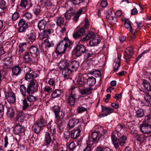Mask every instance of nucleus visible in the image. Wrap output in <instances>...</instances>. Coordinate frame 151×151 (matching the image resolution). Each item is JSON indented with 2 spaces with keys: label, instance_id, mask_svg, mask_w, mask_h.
<instances>
[{
  "label": "nucleus",
  "instance_id": "a19ab883",
  "mask_svg": "<svg viewBox=\"0 0 151 151\" xmlns=\"http://www.w3.org/2000/svg\"><path fill=\"white\" fill-rule=\"evenodd\" d=\"M137 140L140 143H142L145 139L144 135L141 134H137L136 136Z\"/></svg>",
  "mask_w": 151,
  "mask_h": 151
},
{
  "label": "nucleus",
  "instance_id": "a878e982",
  "mask_svg": "<svg viewBox=\"0 0 151 151\" xmlns=\"http://www.w3.org/2000/svg\"><path fill=\"white\" fill-rule=\"evenodd\" d=\"M92 90V88L89 87L83 89L79 88L78 91L81 94L85 95V94H89L91 93Z\"/></svg>",
  "mask_w": 151,
  "mask_h": 151
},
{
  "label": "nucleus",
  "instance_id": "f03ea898",
  "mask_svg": "<svg viewBox=\"0 0 151 151\" xmlns=\"http://www.w3.org/2000/svg\"><path fill=\"white\" fill-rule=\"evenodd\" d=\"M72 44L67 37H65L57 45L55 50L56 53L58 55L64 54L67 47Z\"/></svg>",
  "mask_w": 151,
  "mask_h": 151
},
{
  "label": "nucleus",
  "instance_id": "69168bd1",
  "mask_svg": "<svg viewBox=\"0 0 151 151\" xmlns=\"http://www.w3.org/2000/svg\"><path fill=\"white\" fill-rule=\"evenodd\" d=\"M114 15V16L116 17L117 18L119 17L122 14V12L121 11H117L115 13L114 12L113 14Z\"/></svg>",
  "mask_w": 151,
  "mask_h": 151
},
{
  "label": "nucleus",
  "instance_id": "72a5a7b5",
  "mask_svg": "<svg viewBox=\"0 0 151 151\" xmlns=\"http://www.w3.org/2000/svg\"><path fill=\"white\" fill-rule=\"evenodd\" d=\"M26 97H25L26 99L29 102H32L35 101L37 100V98L30 94H28Z\"/></svg>",
  "mask_w": 151,
  "mask_h": 151
},
{
  "label": "nucleus",
  "instance_id": "7ed1b4c3",
  "mask_svg": "<svg viewBox=\"0 0 151 151\" xmlns=\"http://www.w3.org/2000/svg\"><path fill=\"white\" fill-rule=\"evenodd\" d=\"M151 120L150 121L146 120L145 117L144 120L139 127L140 131L143 133L148 134L151 132Z\"/></svg>",
  "mask_w": 151,
  "mask_h": 151
},
{
  "label": "nucleus",
  "instance_id": "c9c22d12",
  "mask_svg": "<svg viewBox=\"0 0 151 151\" xmlns=\"http://www.w3.org/2000/svg\"><path fill=\"white\" fill-rule=\"evenodd\" d=\"M142 84L144 86L145 88L148 91H151V87L150 83L146 80H144L142 83Z\"/></svg>",
  "mask_w": 151,
  "mask_h": 151
},
{
  "label": "nucleus",
  "instance_id": "4c0bfd02",
  "mask_svg": "<svg viewBox=\"0 0 151 151\" xmlns=\"http://www.w3.org/2000/svg\"><path fill=\"white\" fill-rule=\"evenodd\" d=\"M116 133H115L114 132H112L111 135V139L114 147L115 146H116L117 143V140H118V139H117V137L116 136Z\"/></svg>",
  "mask_w": 151,
  "mask_h": 151
},
{
  "label": "nucleus",
  "instance_id": "603ef678",
  "mask_svg": "<svg viewBox=\"0 0 151 151\" xmlns=\"http://www.w3.org/2000/svg\"><path fill=\"white\" fill-rule=\"evenodd\" d=\"M75 120L74 119H70L68 122V125L70 129L72 128L75 126Z\"/></svg>",
  "mask_w": 151,
  "mask_h": 151
},
{
  "label": "nucleus",
  "instance_id": "bf43d9fd",
  "mask_svg": "<svg viewBox=\"0 0 151 151\" xmlns=\"http://www.w3.org/2000/svg\"><path fill=\"white\" fill-rule=\"evenodd\" d=\"M4 109V107L3 105L0 104V118H1L3 116Z\"/></svg>",
  "mask_w": 151,
  "mask_h": 151
},
{
  "label": "nucleus",
  "instance_id": "49530a36",
  "mask_svg": "<svg viewBox=\"0 0 151 151\" xmlns=\"http://www.w3.org/2000/svg\"><path fill=\"white\" fill-rule=\"evenodd\" d=\"M7 3L5 0H0V9L4 10L7 7Z\"/></svg>",
  "mask_w": 151,
  "mask_h": 151
},
{
  "label": "nucleus",
  "instance_id": "4be33fe9",
  "mask_svg": "<svg viewBox=\"0 0 151 151\" xmlns=\"http://www.w3.org/2000/svg\"><path fill=\"white\" fill-rule=\"evenodd\" d=\"M64 78L66 79L69 78L70 76L72 75V71L71 70H70L68 68L64 69L62 70Z\"/></svg>",
  "mask_w": 151,
  "mask_h": 151
},
{
  "label": "nucleus",
  "instance_id": "6e6552de",
  "mask_svg": "<svg viewBox=\"0 0 151 151\" xmlns=\"http://www.w3.org/2000/svg\"><path fill=\"white\" fill-rule=\"evenodd\" d=\"M75 12V7L73 8V7L70 8L69 9L67 10L66 12L64 14L65 19L69 20L71 18V16L74 15L73 19L74 20L76 21Z\"/></svg>",
  "mask_w": 151,
  "mask_h": 151
},
{
  "label": "nucleus",
  "instance_id": "680f3d73",
  "mask_svg": "<svg viewBox=\"0 0 151 151\" xmlns=\"http://www.w3.org/2000/svg\"><path fill=\"white\" fill-rule=\"evenodd\" d=\"M42 3L45 6H49L51 5V3L50 0H42Z\"/></svg>",
  "mask_w": 151,
  "mask_h": 151
},
{
  "label": "nucleus",
  "instance_id": "473e14b6",
  "mask_svg": "<svg viewBox=\"0 0 151 151\" xmlns=\"http://www.w3.org/2000/svg\"><path fill=\"white\" fill-rule=\"evenodd\" d=\"M100 42V41L99 40L94 39L90 40L89 42V44L91 46H95L99 44Z\"/></svg>",
  "mask_w": 151,
  "mask_h": 151
},
{
  "label": "nucleus",
  "instance_id": "774afa93",
  "mask_svg": "<svg viewBox=\"0 0 151 151\" xmlns=\"http://www.w3.org/2000/svg\"><path fill=\"white\" fill-rule=\"evenodd\" d=\"M136 24L137 26V27L136 29L137 31L139 30L141 27H142L143 26V25L141 22L139 23L138 22H136Z\"/></svg>",
  "mask_w": 151,
  "mask_h": 151
},
{
  "label": "nucleus",
  "instance_id": "052dcab7",
  "mask_svg": "<svg viewBox=\"0 0 151 151\" xmlns=\"http://www.w3.org/2000/svg\"><path fill=\"white\" fill-rule=\"evenodd\" d=\"M125 128V126L123 124H119L116 128V132H119L122 129Z\"/></svg>",
  "mask_w": 151,
  "mask_h": 151
},
{
  "label": "nucleus",
  "instance_id": "4468645a",
  "mask_svg": "<svg viewBox=\"0 0 151 151\" xmlns=\"http://www.w3.org/2000/svg\"><path fill=\"white\" fill-rule=\"evenodd\" d=\"M18 25L19 27L18 30L20 32H24L28 27V25L26 23L25 20L23 19L19 21Z\"/></svg>",
  "mask_w": 151,
  "mask_h": 151
},
{
  "label": "nucleus",
  "instance_id": "3c124183",
  "mask_svg": "<svg viewBox=\"0 0 151 151\" xmlns=\"http://www.w3.org/2000/svg\"><path fill=\"white\" fill-rule=\"evenodd\" d=\"M33 13L36 15H38L40 14L41 12L40 7L38 6L33 10Z\"/></svg>",
  "mask_w": 151,
  "mask_h": 151
},
{
  "label": "nucleus",
  "instance_id": "2eb2a0df",
  "mask_svg": "<svg viewBox=\"0 0 151 151\" xmlns=\"http://www.w3.org/2000/svg\"><path fill=\"white\" fill-rule=\"evenodd\" d=\"M26 71L25 78V80H29L33 79L35 76V73L33 72H31V70L30 68L28 67H25L24 71Z\"/></svg>",
  "mask_w": 151,
  "mask_h": 151
},
{
  "label": "nucleus",
  "instance_id": "7c9ffc66",
  "mask_svg": "<svg viewBox=\"0 0 151 151\" xmlns=\"http://www.w3.org/2000/svg\"><path fill=\"white\" fill-rule=\"evenodd\" d=\"M63 93V91L61 90L56 89L53 91L51 94V96L53 98L58 97Z\"/></svg>",
  "mask_w": 151,
  "mask_h": 151
},
{
  "label": "nucleus",
  "instance_id": "0eeeda50",
  "mask_svg": "<svg viewBox=\"0 0 151 151\" xmlns=\"http://www.w3.org/2000/svg\"><path fill=\"white\" fill-rule=\"evenodd\" d=\"M102 111L99 116L101 117L107 116L113 112V109L110 107L104 106L101 105Z\"/></svg>",
  "mask_w": 151,
  "mask_h": 151
},
{
  "label": "nucleus",
  "instance_id": "6ab92c4d",
  "mask_svg": "<svg viewBox=\"0 0 151 151\" xmlns=\"http://www.w3.org/2000/svg\"><path fill=\"white\" fill-rule=\"evenodd\" d=\"M30 53L32 57H35L39 53L37 48L35 46H31L29 49Z\"/></svg>",
  "mask_w": 151,
  "mask_h": 151
},
{
  "label": "nucleus",
  "instance_id": "bb28decb",
  "mask_svg": "<svg viewBox=\"0 0 151 151\" xmlns=\"http://www.w3.org/2000/svg\"><path fill=\"white\" fill-rule=\"evenodd\" d=\"M19 53L21 55L24 51H25L27 47L26 43H20L19 45Z\"/></svg>",
  "mask_w": 151,
  "mask_h": 151
},
{
  "label": "nucleus",
  "instance_id": "de8ad7c7",
  "mask_svg": "<svg viewBox=\"0 0 151 151\" xmlns=\"http://www.w3.org/2000/svg\"><path fill=\"white\" fill-rule=\"evenodd\" d=\"M51 33V29H48L47 30H45L42 33L43 37L44 38H48V35Z\"/></svg>",
  "mask_w": 151,
  "mask_h": 151
},
{
  "label": "nucleus",
  "instance_id": "5fc2aeb1",
  "mask_svg": "<svg viewBox=\"0 0 151 151\" xmlns=\"http://www.w3.org/2000/svg\"><path fill=\"white\" fill-rule=\"evenodd\" d=\"M19 17V14L17 12H15L12 16V20L13 21L17 20Z\"/></svg>",
  "mask_w": 151,
  "mask_h": 151
},
{
  "label": "nucleus",
  "instance_id": "4d7b16f0",
  "mask_svg": "<svg viewBox=\"0 0 151 151\" xmlns=\"http://www.w3.org/2000/svg\"><path fill=\"white\" fill-rule=\"evenodd\" d=\"M77 112L79 113H81L83 112L87 111V109L82 106H79L77 108Z\"/></svg>",
  "mask_w": 151,
  "mask_h": 151
},
{
  "label": "nucleus",
  "instance_id": "f257e3e1",
  "mask_svg": "<svg viewBox=\"0 0 151 151\" xmlns=\"http://www.w3.org/2000/svg\"><path fill=\"white\" fill-rule=\"evenodd\" d=\"M38 86L37 81L33 80L30 82L27 88L22 84L20 86L19 89L21 94L23 96H27L26 93L28 94H32L37 91Z\"/></svg>",
  "mask_w": 151,
  "mask_h": 151
},
{
  "label": "nucleus",
  "instance_id": "ddd939ff",
  "mask_svg": "<svg viewBox=\"0 0 151 151\" xmlns=\"http://www.w3.org/2000/svg\"><path fill=\"white\" fill-rule=\"evenodd\" d=\"M133 54V50L132 48L128 47L125 51L124 58L126 60L125 61L127 62L129 61L130 58Z\"/></svg>",
  "mask_w": 151,
  "mask_h": 151
},
{
  "label": "nucleus",
  "instance_id": "aec40b11",
  "mask_svg": "<svg viewBox=\"0 0 151 151\" xmlns=\"http://www.w3.org/2000/svg\"><path fill=\"white\" fill-rule=\"evenodd\" d=\"M24 130V128L19 124H17L15 126L14 129V133L15 134L19 135L21 132Z\"/></svg>",
  "mask_w": 151,
  "mask_h": 151
},
{
  "label": "nucleus",
  "instance_id": "09e8293b",
  "mask_svg": "<svg viewBox=\"0 0 151 151\" xmlns=\"http://www.w3.org/2000/svg\"><path fill=\"white\" fill-rule=\"evenodd\" d=\"M36 36L33 33H31L27 40V41L29 43H32L35 40Z\"/></svg>",
  "mask_w": 151,
  "mask_h": 151
},
{
  "label": "nucleus",
  "instance_id": "e433bc0d",
  "mask_svg": "<svg viewBox=\"0 0 151 151\" xmlns=\"http://www.w3.org/2000/svg\"><path fill=\"white\" fill-rule=\"evenodd\" d=\"M145 115L144 111L143 109H139L136 112V116L137 117L142 118Z\"/></svg>",
  "mask_w": 151,
  "mask_h": 151
},
{
  "label": "nucleus",
  "instance_id": "39448f33",
  "mask_svg": "<svg viewBox=\"0 0 151 151\" xmlns=\"http://www.w3.org/2000/svg\"><path fill=\"white\" fill-rule=\"evenodd\" d=\"M101 135L98 132H93L91 133V137H88V139L86 143L89 145H92L94 143H96L101 137Z\"/></svg>",
  "mask_w": 151,
  "mask_h": 151
},
{
  "label": "nucleus",
  "instance_id": "423d86ee",
  "mask_svg": "<svg viewBox=\"0 0 151 151\" xmlns=\"http://www.w3.org/2000/svg\"><path fill=\"white\" fill-rule=\"evenodd\" d=\"M61 116L55 118L56 119L55 122L58 129H59V132L61 133L62 132V129L64 128L65 123L64 121H63L65 116H62V114H61Z\"/></svg>",
  "mask_w": 151,
  "mask_h": 151
},
{
  "label": "nucleus",
  "instance_id": "f3484780",
  "mask_svg": "<svg viewBox=\"0 0 151 151\" xmlns=\"http://www.w3.org/2000/svg\"><path fill=\"white\" fill-rule=\"evenodd\" d=\"M52 140L51 134L48 132H46L44 140L45 145L48 146Z\"/></svg>",
  "mask_w": 151,
  "mask_h": 151
},
{
  "label": "nucleus",
  "instance_id": "cd10ccee",
  "mask_svg": "<svg viewBox=\"0 0 151 151\" xmlns=\"http://www.w3.org/2000/svg\"><path fill=\"white\" fill-rule=\"evenodd\" d=\"M25 115L22 112H18L17 114L16 119L18 122H23Z\"/></svg>",
  "mask_w": 151,
  "mask_h": 151
},
{
  "label": "nucleus",
  "instance_id": "6e6d98bb",
  "mask_svg": "<svg viewBox=\"0 0 151 151\" xmlns=\"http://www.w3.org/2000/svg\"><path fill=\"white\" fill-rule=\"evenodd\" d=\"M76 147V145L73 142H71L69 145L68 148L70 151H73Z\"/></svg>",
  "mask_w": 151,
  "mask_h": 151
},
{
  "label": "nucleus",
  "instance_id": "b1692460",
  "mask_svg": "<svg viewBox=\"0 0 151 151\" xmlns=\"http://www.w3.org/2000/svg\"><path fill=\"white\" fill-rule=\"evenodd\" d=\"M120 65V59L119 57L116 59L113 64V71L116 72L119 69Z\"/></svg>",
  "mask_w": 151,
  "mask_h": 151
},
{
  "label": "nucleus",
  "instance_id": "c756f323",
  "mask_svg": "<svg viewBox=\"0 0 151 151\" xmlns=\"http://www.w3.org/2000/svg\"><path fill=\"white\" fill-rule=\"evenodd\" d=\"M33 57L30 55L29 53L26 52L24 54V60L25 62L27 63H29L33 61Z\"/></svg>",
  "mask_w": 151,
  "mask_h": 151
},
{
  "label": "nucleus",
  "instance_id": "58836bf2",
  "mask_svg": "<svg viewBox=\"0 0 151 151\" xmlns=\"http://www.w3.org/2000/svg\"><path fill=\"white\" fill-rule=\"evenodd\" d=\"M25 97L22 102V109L23 110H26L29 106V103Z\"/></svg>",
  "mask_w": 151,
  "mask_h": 151
},
{
  "label": "nucleus",
  "instance_id": "1a4fd4ad",
  "mask_svg": "<svg viewBox=\"0 0 151 151\" xmlns=\"http://www.w3.org/2000/svg\"><path fill=\"white\" fill-rule=\"evenodd\" d=\"M106 18L108 22L111 25L115 24L117 22L116 17L114 16L112 12L108 13L106 16Z\"/></svg>",
  "mask_w": 151,
  "mask_h": 151
},
{
  "label": "nucleus",
  "instance_id": "412c9836",
  "mask_svg": "<svg viewBox=\"0 0 151 151\" xmlns=\"http://www.w3.org/2000/svg\"><path fill=\"white\" fill-rule=\"evenodd\" d=\"M96 36L95 34L93 32L89 31L86 36L83 38L81 40L82 42L87 41L91 38H94Z\"/></svg>",
  "mask_w": 151,
  "mask_h": 151
},
{
  "label": "nucleus",
  "instance_id": "f704fd0d",
  "mask_svg": "<svg viewBox=\"0 0 151 151\" xmlns=\"http://www.w3.org/2000/svg\"><path fill=\"white\" fill-rule=\"evenodd\" d=\"M124 24L126 28L128 30H129L130 32H132V27L131 23L129 21L128 19H125L124 21Z\"/></svg>",
  "mask_w": 151,
  "mask_h": 151
},
{
  "label": "nucleus",
  "instance_id": "20e7f679",
  "mask_svg": "<svg viewBox=\"0 0 151 151\" xmlns=\"http://www.w3.org/2000/svg\"><path fill=\"white\" fill-rule=\"evenodd\" d=\"M76 86H72L69 90V95L67 97V101L70 106L74 105L76 101Z\"/></svg>",
  "mask_w": 151,
  "mask_h": 151
},
{
  "label": "nucleus",
  "instance_id": "864d4df0",
  "mask_svg": "<svg viewBox=\"0 0 151 151\" xmlns=\"http://www.w3.org/2000/svg\"><path fill=\"white\" fill-rule=\"evenodd\" d=\"M28 0H21L20 6L22 7L25 8L28 4Z\"/></svg>",
  "mask_w": 151,
  "mask_h": 151
},
{
  "label": "nucleus",
  "instance_id": "393cba45",
  "mask_svg": "<svg viewBox=\"0 0 151 151\" xmlns=\"http://www.w3.org/2000/svg\"><path fill=\"white\" fill-rule=\"evenodd\" d=\"M47 24V22L44 19H42L39 21L38 27L40 30H43L45 28Z\"/></svg>",
  "mask_w": 151,
  "mask_h": 151
},
{
  "label": "nucleus",
  "instance_id": "e2e57ef3",
  "mask_svg": "<svg viewBox=\"0 0 151 151\" xmlns=\"http://www.w3.org/2000/svg\"><path fill=\"white\" fill-rule=\"evenodd\" d=\"M82 12L83 9H81L76 13V22L78 20L79 16L81 14Z\"/></svg>",
  "mask_w": 151,
  "mask_h": 151
},
{
  "label": "nucleus",
  "instance_id": "a18cd8bd",
  "mask_svg": "<svg viewBox=\"0 0 151 151\" xmlns=\"http://www.w3.org/2000/svg\"><path fill=\"white\" fill-rule=\"evenodd\" d=\"M85 34V30L84 28L80 29L77 32H76V38L81 37Z\"/></svg>",
  "mask_w": 151,
  "mask_h": 151
},
{
  "label": "nucleus",
  "instance_id": "2f4dec72",
  "mask_svg": "<svg viewBox=\"0 0 151 151\" xmlns=\"http://www.w3.org/2000/svg\"><path fill=\"white\" fill-rule=\"evenodd\" d=\"M7 109V115L8 117L10 118H13L15 115L14 111L12 108L6 107Z\"/></svg>",
  "mask_w": 151,
  "mask_h": 151
},
{
  "label": "nucleus",
  "instance_id": "13d9d810",
  "mask_svg": "<svg viewBox=\"0 0 151 151\" xmlns=\"http://www.w3.org/2000/svg\"><path fill=\"white\" fill-rule=\"evenodd\" d=\"M144 99L145 101L151 104V96L148 94H147L144 96Z\"/></svg>",
  "mask_w": 151,
  "mask_h": 151
},
{
  "label": "nucleus",
  "instance_id": "79ce46f5",
  "mask_svg": "<svg viewBox=\"0 0 151 151\" xmlns=\"http://www.w3.org/2000/svg\"><path fill=\"white\" fill-rule=\"evenodd\" d=\"M41 127H43L46 124V122L43 119H41L35 123Z\"/></svg>",
  "mask_w": 151,
  "mask_h": 151
},
{
  "label": "nucleus",
  "instance_id": "ea45409f",
  "mask_svg": "<svg viewBox=\"0 0 151 151\" xmlns=\"http://www.w3.org/2000/svg\"><path fill=\"white\" fill-rule=\"evenodd\" d=\"M87 82L89 86L93 85L96 83L95 78L93 76L89 77L87 80Z\"/></svg>",
  "mask_w": 151,
  "mask_h": 151
},
{
  "label": "nucleus",
  "instance_id": "c85d7f7f",
  "mask_svg": "<svg viewBox=\"0 0 151 151\" xmlns=\"http://www.w3.org/2000/svg\"><path fill=\"white\" fill-rule=\"evenodd\" d=\"M58 66L60 69L63 70L64 69L68 68V64L66 60H63L60 62Z\"/></svg>",
  "mask_w": 151,
  "mask_h": 151
},
{
  "label": "nucleus",
  "instance_id": "5701e85b",
  "mask_svg": "<svg viewBox=\"0 0 151 151\" xmlns=\"http://www.w3.org/2000/svg\"><path fill=\"white\" fill-rule=\"evenodd\" d=\"M12 74L15 76H18L21 73V68L18 65H15L12 68Z\"/></svg>",
  "mask_w": 151,
  "mask_h": 151
},
{
  "label": "nucleus",
  "instance_id": "c03bdc74",
  "mask_svg": "<svg viewBox=\"0 0 151 151\" xmlns=\"http://www.w3.org/2000/svg\"><path fill=\"white\" fill-rule=\"evenodd\" d=\"M64 21V18L62 17H60L57 18L56 23L57 25L60 26L63 25Z\"/></svg>",
  "mask_w": 151,
  "mask_h": 151
},
{
  "label": "nucleus",
  "instance_id": "37998d69",
  "mask_svg": "<svg viewBox=\"0 0 151 151\" xmlns=\"http://www.w3.org/2000/svg\"><path fill=\"white\" fill-rule=\"evenodd\" d=\"M41 128V127L35 124L32 126V129L34 131L35 133L38 134L40 132Z\"/></svg>",
  "mask_w": 151,
  "mask_h": 151
},
{
  "label": "nucleus",
  "instance_id": "f8f14e48",
  "mask_svg": "<svg viewBox=\"0 0 151 151\" xmlns=\"http://www.w3.org/2000/svg\"><path fill=\"white\" fill-rule=\"evenodd\" d=\"M5 98L7 101L10 103H13L16 101L15 93L10 91L7 92L5 94Z\"/></svg>",
  "mask_w": 151,
  "mask_h": 151
},
{
  "label": "nucleus",
  "instance_id": "9d476101",
  "mask_svg": "<svg viewBox=\"0 0 151 151\" xmlns=\"http://www.w3.org/2000/svg\"><path fill=\"white\" fill-rule=\"evenodd\" d=\"M52 110L55 113V118L62 116H65V112L63 110H61V108L58 106H54L52 108Z\"/></svg>",
  "mask_w": 151,
  "mask_h": 151
},
{
  "label": "nucleus",
  "instance_id": "338daca9",
  "mask_svg": "<svg viewBox=\"0 0 151 151\" xmlns=\"http://www.w3.org/2000/svg\"><path fill=\"white\" fill-rule=\"evenodd\" d=\"M107 5L106 0H102L101 3V5L102 7H105Z\"/></svg>",
  "mask_w": 151,
  "mask_h": 151
},
{
  "label": "nucleus",
  "instance_id": "a211bd4d",
  "mask_svg": "<svg viewBox=\"0 0 151 151\" xmlns=\"http://www.w3.org/2000/svg\"><path fill=\"white\" fill-rule=\"evenodd\" d=\"M86 48L83 45H77L76 46V57L81 55V54L86 51Z\"/></svg>",
  "mask_w": 151,
  "mask_h": 151
},
{
  "label": "nucleus",
  "instance_id": "0e129e2a",
  "mask_svg": "<svg viewBox=\"0 0 151 151\" xmlns=\"http://www.w3.org/2000/svg\"><path fill=\"white\" fill-rule=\"evenodd\" d=\"M81 129H82V127L81 126L78 127V128L76 129V132H77V134H76V138L80 136Z\"/></svg>",
  "mask_w": 151,
  "mask_h": 151
},
{
  "label": "nucleus",
  "instance_id": "8fccbe9b",
  "mask_svg": "<svg viewBox=\"0 0 151 151\" xmlns=\"http://www.w3.org/2000/svg\"><path fill=\"white\" fill-rule=\"evenodd\" d=\"M45 42V46L47 47H53L54 45V44L52 42H50L49 41L48 39H46L44 40Z\"/></svg>",
  "mask_w": 151,
  "mask_h": 151
},
{
  "label": "nucleus",
  "instance_id": "dca6fc26",
  "mask_svg": "<svg viewBox=\"0 0 151 151\" xmlns=\"http://www.w3.org/2000/svg\"><path fill=\"white\" fill-rule=\"evenodd\" d=\"M12 57L11 53H9L6 54L4 56V58L2 59V60L4 62V64L7 66L12 62L13 60L12 59Z\"/></svg>",
  "mask_w": 151,
  "mask_h": 151
},
{
  "label": "nucleus",
  "instance_id": "9b49d317",
  "mask_svg": "<svg viewBox=\"0 0 151 151\" xmlns=\"http://www.w3.org/2000/svg\"><path fill=\"white\" fill-rule=\"evenodd\" d=\"M127 140V137L122 135L118 139L117 142V145L116 147L115 146V148L117 149L119 148V146H124Z\"/></svg>",
  "mask_w": 151,
  "mask_h": 151
}]
</instances>
